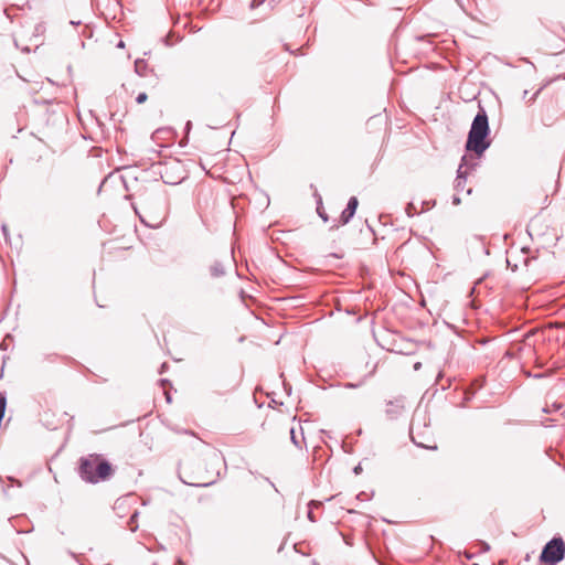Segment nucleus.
I'll use <instances>...</instances> for the list:
<instances>
[{
    "label": "nucleus",
    "instance_id": "obj_3",
    "mask_svg": "<svg viewBox=\"0 0 565 565\" xmlns=\"http://www.w3.org/2000/svg\"><path fill=\"white\" fill-rule=\"evenodd\" d=\"M135 211L141 222L152 228L159 227L166 218L161 204L154 201L142 200L138 207H135Z\"/></svg>",
    "mask_w": 565,
    "mask_h": 565
},
{
    "label": "nucleus",
    "instance_id": "obj_11",
    "mask_svg": "<svg viewBox=\"0 0 565 565\" xmlns=\"http://www.w3.org/2000/svg\"><path fill=\"white\" fill-rule=\"evenodd\" d=\"M3 19L0 18V22H2ZM6 35V28L2 23H0V36H4Z\"/></svg>",
    "mask_w": 565,
    "mask_h": 565
},
{
    "label": "nucleus",
    "instance_id": "obj_2",
    "mask_svg": "<svg viewBox=\"0 0 565 565\" xmlns=\"http://www.w3.org/2000/svg\"><path fill=\"white\" fill-rule=\"evenodd\" d=\"M488 134V116L482 109L480 113H478L472 121L466 148L470 151H473L476 154L481 156L489 147V142L486 141Z\"/></svg>",
    "mask_w": 565,
    "mask_h": 565
},
{
    "label": "nucleus",
    "instance_id": "obj_1",
    "mask_svg": "<svg viewBox=\"0 0 565 565\" xmlns=\"http://www.w3.org/2000/svg\"><path fill=\"white\" fill-rule=\"evenodd\" d=\"M78 471L86 482L98 483L108 480L115 470L111 463L100 455L92 454L81 458Z\"/></svg>",
    "mask_w": 565,
    "mask_h": 565
},
{
    "label": "nucleus",
    "instance_id": "obj_13",
    "mask_svg": "<svg viewBox=\"0 0 565 565\" xmlns=\"http://www.w3.org/2000/svg\"><path fill=\"white\" fill-rule=\"evenodd\" d=\"M419 367H420V363H416V364L414 365V369H415V370H418Z\"/></svg>",
    "mask_w": 565,
    "mask_h": 565
},
{
    "label": "nucleus",
    "instance_id": "obj_12",
    "mask_svg": "<svg viewBox=\"0 0 565 565\" xmlns=\"http://www.w3.org/2000/svg\"><path fill=\"white\" fill-rule=\"evenodd\" d=\"M157 86H158V81H157V82H156V84H154V85H152L150 88L153 90V89H156V88H157Z\"/></svg>",
    "mask_w": 565,
    "mask_h": 565
},
{
    "label": "nucleus",
    "instance_id": "obj_5",
    "mask_svg": "<svg viewBox=\"0 0 565 565\" xmlns=\"http://www.w3.org/2000/svg\"><path fill=\"white\" fill-rule=\"evenodd\" d=\"M386 121L382 116H374L366 122V130L369 134L380 135L385 131Z\"/></svg>",
    "mask_w": 565,
    "mask_h": 565
},
{
    "label": "nucleus",
    "instance_id": "obj_8",
    "mask_svg": "<svg viewBox=\"0 0 565 565\" xmlns=\"http://www.w3.org/2000/svg\"><path fill=\"white\" fill-rule=\"evenodd\" d=\"M285 431H286V433H289V435H290V438H291L292 443H294L296 446H298V445H299V441H298V440H297V438H296L295 428H294V427H290L289 425H286V427H285Z\"/></svg>",
    "mask_w": 565,
    "mask_h": 565
},
{
    "label": "nucleus",
    "instance_id": "obj_14",
    "mask_svg": "<svg viewBox=\"0 0 565 565\" xmlns=\"http://www.w3.org/2000/svg\"><path fill=\"white\" fill-rule=\"evenodd\" d=\"M426 448L436 449V446H425Z\"/></svg>",
    "mask_w": 565,
    "mask_h": 565
},
{
    "label": "nucleus",
    "instance_id": "obj_6",
    "mask_svg": "<svg viewBox=\"0 0 565 565\" xmlns=\"http://www.w3.org/2000/svg\"><path fill=\"white\" fill-rule=\"evenodd\" d=\"M358 205H359V201L355 196H352L349 202H348V205L345 207V210L342 212L341 214V223L342 224H347L349 223V221L352 218V216L354 215L356 209H358Z\"/></svg>",
    "mask_w": 565,
    "mask_h": 565
},
{
    "label": "nucleus",
    "instance_id": "obj_7",
    "mask_svg": "<svg viewBox=\"0 0 565 565\" xmlns=\"http://www.w3.org/2000/svg\"><path fill=\"white\" fill-rule=\"evenodd\" d=\"M146 63L143 61H136L135 63V67H136V72L140 75H145V70H146Z\"/></svg>",
    "mask_w": 565,
    "mask_h": 565
},
{
    "label": "nucleus",
    "instance_id": "obj_9",
    "mask_svg": "<svg viewBox=\"0 0 565 565\" xmlns=\"http://www.w3.org/2000/svg\"><path fill=\"white\" fill-rule=\"evenodd\" d=\"M148 99V95L146 93H139L136 97L137 104H143Z\"/></svg>",
    "mask_w": 565,
    "mask_h": 565
},
{
    "label": "nucleus",
    "instance_id": "obj_4",
    "mask_svg": "<svg viewBox=\"0 0 565 565\" xmlns=\"http://www.w3.org/2000/svg\"><path fill=\"white\" fill-rule=\"evenodd\" d=\"M565 543L561 537H554L543 548L540 561L547 565H555L564 558Z\"/></svg>",
    "mask_w": 565,
    "mask_h": 565
},
{
    "label": "nucleus",
    "instance_id": "obj_10",
    "mask_svg": "<svg viewBox=\"0 0 565 565\" xmlns=\"http://www.w3.org/2000/svg\"><path fill=\"white\" fill-rule=\"evenodd\" d=\"M161 177L164 179V182H167V183H178L177 179L169 178L167 175V170L161 172Z\"/></svg>",
    "mask_w": 565,
    "mask_h": 565
}]
</instances>
